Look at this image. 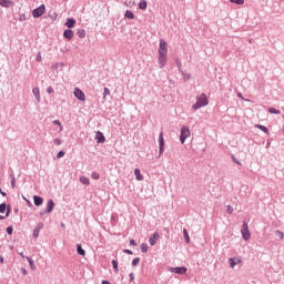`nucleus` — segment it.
I'll return each instance as SVG.
<instances>
[{
  "label": "nucleus",
  "instance_id": "09e8293b",
  "mask_svg": "<svg viewBox=\"0 0 284 284\" xmlns=\"http://www.w3.org/2000/svg\"><path fill=\"white\" fill-rule=\"evenodd\" d=\"M26 19H27L26 13L20 14L19 21H26Z\"/></svg>",
  "mask_w": 284,
  "mask_h": 284
},
{
  "label": "nucleus",
  "instance_id": "37998d69",
  "mask_svg": "<svg viewBox=\"0 0 284 284\" xmlns=\"http://www.w3.org/2000/svg\"><path fill=\"white\" fill-rule=\"evenodd\" d=\"M40 232H41V231L34 229V230H33V239H39V233H40Z\"/></svg>",
  "mask_w": 284,
  "mask_h": 284
},
{
  "label": "nucleus",
  "instance_id": "2eb2a0df",
  "mask_svg": "<svg viewBox=\"0 0 284 284\" xmlns=\"http://www.w3.org/2000/svg\"><path fill=\"white\" fill-rule=\"evenodd\" d=\"M0 6L2 8H12V6H14V2L12 0H0Z\"/></svg>",
  "mask_w": 284,
  "mask_h": 284
},
{
  "label": "nucleus",
  "instance_id": "b1692460",
  "mask_svg": "<svg viewBox=\"0 0 284 284\" xmlns=\"http://www.w3.org/2000/svg\"><path fill=\"white\" fill-rule=\"evenodd\" d=\"M124 19H134V12H132V10H126L124 13Z\"/></svg>",
  "mask_w": 284,
  "mask_h": 284
},
{
  "label": "nucleus",
  "instance_id": "39448f33",
  "mask_svg": "<svg viewBox=\"0 0 284 284\" xmlns=\"http://www.w3.org/2000/svg\"><path fill=\"white\" fill-rule=\"evenodd\" d=\"M45 14V4H40L38 8L32 10L33 19H39Z\"/></svg>",
  "mask_w": 284,
  "mask_h": 284
},
{
  "label": "nucleus",
  "instance_id": "a211bd4d",
  "mask_svg": "<svg viewBox=\"0 0 284 284\" xmlns=\"http://www.w3.org/2000/svg\"><path fill=\"white\" fill-rule=\"evenodd\" d=\"M134 176H135L136 181H143V174H141L140 169H134Z\"/></svg>",
  "mask_w": 284,
  "mask_h": 284
},
{
  "label": "nucleus",
  "instance_id": "774afa93",
  "mask_svg": "<svg viewBox=\"0 0 284 284\" xmlns=\"http://www.w3.org/2000/svg\"><path fill=\"white\" fill-rule=\"evenodd\" d=\"M14 213H16V214H19V209H14Z\"/></svg>",
  "mask_w": 284,
  "mask_h": 284
},
{
  "label": "nucleus",
  "instance_id": "c03bdc74",
  "mask_svg": "<svg viewBox=\"0 0 284 284\" xmlns=\"http://www.w3.org/2000/svg\"><path fill=\"white\" fill-rule=\"evenodd\" d=\"M23 201H26L28 207H32V202H30V200H28L26 196H22Z\"/></svg>",
  "mask_w": 284,
  "mask_h": 284
},
{
  "label": "nucleus",
  "instance_id": "13d9d810",
  "mask_svg": "<svg viewBox=\"0 0 284 284\" xmlns=\"http://www.w3.org/2000/svg\"><path fill=\"white\" fill-rule=\"evenodd\" d=\"M190 78H191V75L190 74H184V81H190Z\"/></svg>",
  "mask_w": 284,
  "mask_h": 284
},
{
  "label": "nucleus",
  "instance_id": "20e7f679",
  "mask_svg": "<svg viewBox=\"0 0 284 284\" xmlns=\"http://www.w3.org/2000/svg\"><path fill=\"white\" fill-rule=\"evenodd\" d=\"M241 233L244 241L252 239V233H250V226L247 225V222H243Z\"/></svg>",
  "mask_w": 284,
  "mask_h": 284
},
{
  "label": "nucleus",
  "instance_id": "c85d7f7f",
  "mask_svg": "<svg viewBox=\"0 0 284 284\" xmlns=\"http://www.w3.org/2000/svg\"><path fill=\"white\" fill-rule=\"evenodd\" d=\"M10 179H11V187H16V185H17V178H14V173L10 174Z\"/></svg>",
  "mask_w": 284,
  "mask_h": 284
},
{
  "label": "nucleus",
  "instance_id": "e2e57ef3",
  "mask_svg": "<svg viewBox=\"0 0 284 284\" xmlns=\"http://www.w3.org/2000/svg\"><path fill=\"white\" fill-rule=\"evenodd\" d=\"M277 234H280L281 239H283V237H284V234H283V232H281V231H277Z\"/></svg>",
  "mask_w": 284,
  "mask_h": 284
},
{
  "label": "nucleus",
  "instance_id": "49530a36",
  "mask_svg": "<svg viewBox=\"0 0 284 284\" xmlns=\"http://www.w3.org/2000/svg\"><path fill=\"white\" fill-rule=\"evenodd\" d=\"M123 253H124V254H129V255L134 254V252H132V250H130V248H124V250H123Z\"/></svg>",
  "mask_w": 284,
  "mask_h": 284
},
{
  "label": "nucleus",
  "instance_id": "680f3d73",
  "mask_svg": "<svg viewBox=\"0 0 284 284\" xmlns=\"http://www.w3.org/2000/svg\"><path fill=\"white\" fill-rule=\"evenodd\" d=\"M277 234H280L281 239H283V237H284V234H283V232H281V231H277Z\"/></svg>",
  "mask_w": 284,
  "mask_h": 284
},
{
  "label": "nucleus",
  "instance_id": "cd10ccee",
  "mask_svg": "<svg viewBox=\"0 0 284 284\" xmlns=\"http://www.w3.org/2000/svg\"><path fill=\"white\" fill-rule=\"evenodd\" d=\"M27 261H28L31 270H37V265H34V260H32V257H27Z\"/></svg>",
  "mask_w": 284,
  "mask_h": 284
},
{
  "label": "nucleus",
  "instance_id": "a878e982",
  "mask_svg": "<svg viewBox=\"0 0 284 284\" xmlns=\"http://www.w3.org/2000/svg\"><path fill=\"white\" fill-rule=\"evenodd\" d=\"M140 250H141L142 254H148V250H149L148 244L142 243V244L140 245Z\"/></svg>",
  "mask_w": 284,
  "mask_h": 284
},
{
  "label": "nucleus",
  "instance_id": "6e6552de",
  "mask_svg": "<svg viewBox=\"0 0 284 284\" xmlns=\"http://www.w3.org/2000/svg\"><path fill=\"white\" fill-rule=\"evenodd\" d=\"M73 94L78 101H85V93L81 89L75 88Z\"/></svg>",
  "mask_w": 284,
  "mask_h": 284
},
{
  "label": "nucleus",
  "instance_id": "8fccbe9b",
  "mask_svg": "<svg viewBox=\"0 0 284 284\" xmlns=\"http://www.w3.org/2000/svg\"><path fill=\"white\" fill-rule=\"evenodd\" d=\"M48 94L54 93V89L52 87L47 88Z\"/></svg>",
  "mask_w": 284,
  "mask_h": 284
},
{
  "label": "nucleus",
  "instance_id": "6ab92c4d",
  "mask_svg": "<svg viewBox=\"0 0 284 284\" xmlns=\"http://www.w3.org/2000/svg\"><path fill=\"white\" fill-rule=\"evenodd\" d=\"M77 253L79 256H85V250H83V246L81 244H77Z\"/></svg>",
  "mask_w": 284,
  "mask_h": 284
},
{
  "label": "nucleus",
  "instance_id": "864d4df0",
  "mask_svg": "<svg viewBox=\"0 0 284 284\" xmlns=\"http://www.w3.org/2000/svg\"><path fill=\"white\" fill-rule=\"evenodd\" d=\"M130 245H133L134 247H136V241L134 239L130 240Z\"/></svg>",
  "mask_w": 284,
  "mask_h": 284
},
{
  "label": "nucleus",
  "instance_id": "4468645a",
  "mask_svg": "<svg viewBox=\"0 0 284 284\" xmlns=\"http://www.w3.org/2000/svg\"><path fill=\"white\" fill-rule=\"evenodd\" d=\"M33 203H34L36 207H41V205H43V197H41L39 195H34Z\"/></svg>",
  "mask_w": 284,
  "mask_h": 284
},
{
  "label": "nucleus",
  "instance_id": "5fc2aeb1",
  "mask_svg": "<svg viewBox=\"0 0 284 284\" xmlns=\"http://www.w3.org/2000/svg\"><path fill=\"white\" fill-rule=\"evenodd\" d=\"M36 61H37L38 63H41V53H39V54L36 57Z\"/></svg>",
  "mask_w": 284,
  "mask_h": 284
},
{
  "label": "nucleus",
  "instance_id": "473e14b6",
  "mask_svg": "<svg viewBox=\"0 0 284 284\" xmlns=\"http://www.w3.org/2000/svg\"><path fill=\"white\" fill-rule=\"evenodd\" d=\"M91 178H92L94 181H99V179H101V174H99L98 172H92V173H91Z\"/></svg>",
  "mask_w": 284,
  "mask_h": 284
},
{
  "label": "nucleus",
  "instance_id": "a18cd8bd",
  "mask_svg": "<svg viewBox=\"0 0 284 284\" xmlns=\"http://www.w3.org/2000/svg\"><path fill=\"white\" fill-rule=\"evenodd\" d=\"M175 63L181 72V68H183V63H181V61L179 59L175 60Z\"/></svg>",
  "mask_w": 284,
  "mask_h": 284
},
{
  "label": "nucleus",
  "instance_id": "4c0bfd02",
  "mask_svg": "<svg viewBox=\"0 0 284 284\" xmlns=\"http://www.w3.org/2000/svg\"><path fill=\"white\" fill-rule=\"evenodd\" d=\"M53 125H59L60 132L63 131V125H61V121L60 120H54L53 121Z\"/></svg>",
  "mask_w": 284,
  "mask_h": 284
},
{
  "label": "nucleus",
  "instance_id": "6e6d98bb",
  "mask_svg": "<svg viewBox=\"0 0 284 284\" xmlns=\"http://www.w3.org/2000/svg\"><path fill=\"white\" fill-rule=\"evenodd\" d=\"M45 214H49V212H45V209L40 211V216H45Z\"/></svg>",
  "mask_w": 284,
  "mask_h": 284
},
{
  "label": "nucleus",
  "instance_id": "ea45409f",
  "mask_svg": "<svg viewBox=\"0 0 284 284\" xmlns=\"http://www.w3.org/2000/svg\"><path fill=\"white\" fill-rule=\"evenodd\" d=\"M65 156V151H59L57 154V159H63Z\"/></svg>",
  "mask_w": 284,
  "mask_h": 284
},
{
  "label": "nucleus",
  "instance_id": "0e129e2a",
  "mask_svg": "<svg viewBox=\"0 0 284 284\" xmlns=\"http://www.w3.org/2000/svg\"><path fill=\"white\" fill-rule=\"evenodd\" d=\"M0 221H6V216L0 215Z\"/></svg>",
  "mask_w": 284,
  "mask_h": 284
},
{
  "label": "nucleus",
  "instance_id": "603ef678",
  "mask_svg": "<svg viewBox=\"0 0 284 284\" xmlns=\"http://www.w3.org/2000/svg\"><path fill=\"white\" fill-rule=\"evenodd\" d=\"M21 274L23 275V276H28V270H26V268H21Z\"/></svg>",
  "mask_w": 284,
  "mask_h": 284
},
{
  "label": "nucleus",
  "instance_id": "79ce46f5",
  "mask_svg": "<svg viewBox=\"0 0 284 284\" xmlns=\"http://www.w3.org/2000/svg\"><path fill=\"white\" fill-rule=\"evenodd\" d=\"M43 227H44L43 222H40V223H38V225L36 226V230H38L39 232H41V230H43Z\"/></svg>",
  "mask_w": 284,
  "mask_h": 284
},
{
  "label": "nucleus",
  "instance_id": "7c9ffc66",
  "mask_svg": "<svg viewBox=\"0 0 284 284\" xmlns=\"http://www.w3.org/2000/svg\"><path fill=\"white\" fill-rule=\"evenodd\" d=\"M268 112H270V114H281V110L275 109V108H270Z\"/></svg>",
  "mask_w": 284,
  "mask_h": 284
},
{
  "label": "nucleus",
  "instance_id": "f257e3e1",
  "mask_svg": "<svg viewBox=\"0 0 284 284\" xmlns=\"http://www.w3.org/2000/svg\"><path fill=\"white\" fill-rule=\"evenodd\" d=\"M158 61L160 68H165V63L168 62V42L164 39L160 40Z\"/></svg>",
  "mask_w": 284,
  "mask_h": 284
},
{
  "label": "nucleus",
  "instance_id": "a19ab883",
  "mask_svg": "<svg viewBox=\"0 0 284 284\" xmlns=\"http://www.w3.org/2000/svg\"><path fill=\"white\" fill-rule=\"evenodd\" d=\"M234 212V207L232 205H226V213L232 214Z\"/></svg>",
  "mask_w": 284,
  "mask_h": 284
},
{
  "label": "nucleus",
  "instance_id": "338daca9",
  "mask_svg": "<svg viewBox=\"0 0 284 284\" xmlns=\"http://www.w3.org/2000/svg\"><path fill=\"white\" fill-rule=\"evenodd\" d=\"M272 145V142L266 143V148H270Z\"/></svg>",
  "mask_w": 284,
  "mask_h": 284
},
{
  "label": "nucleus",
  "instance_id": "5701e85b",
  "mask_svg": "<svg viewBox=\"0 0 284 284\" xmlns=\"http://www.w3.org/2000/svg\"><path fill=\"white\" fill-rule=\"evenodd\" d=\"M183 236H184V240H185V243L187 245H190V233L187 232V229H183Z\"/></svg>",
  "mask_w": 284,
  "mask_h": 284
},
{
  "label": "nucleus",
  "instance_id": "f3484780",
  "mask_svg": "<svg viewBox=\"0 0 284 284\" xmlns=\"http://www.w3.org/2000/svg\"><path fill=\"white\" fill-rule=\"evenodd\" d=\"M229 262H230V267H236V265L241 263V260L239 257H231Z\"/></svg>",
  "mask_w": 284,
  "mask_h": 284
},
{
  "label": "nucleus",
  "instance_id": "72a5a7b5",
  "mask_svg": "<svg viewBox=\"0 0 284 284\" xmlns=\"http://www.w3.org/2000/svg\"><path fill=\"white\" fill-rule=\"evenodd\" d=\"M231 3H235V6H243L245 3V0H230Z\"/></svg>",
  "mask_w": 284,
  "mask_h": 284
},
{
  "label": "nucleus",
  "instance_id": "de8ad7c7",
  "mask_svg": "<svg viewBox=\"0 0 284 284\" xmlns=\"http://www.w3.org/2000/svg\"><path fill=\"white\" fill-rule=\"evenodd\" d=\"M129 283H133L134 282V273H130L129 274Z\"/></svg>",
  "mask_w": 284,
  "mask_h": 284
},
{
  "label": "nucleus",
  "instance_id": "f03ea898",
  "mask_svg": "<svg viewBox=\"0 0 284 284\" xmlns=\"http://www.w3.org/2000/svg\"><path fill=\"white\" fill-rule=\"evenodd\" d=\"M210 103L207 100V95L202 93L201 95L196 97V102L192 105L193 110H201V108H205Z\"/></svg>",
  "mask_w": 284,
  "mask_h": 284
},
{
  "label": "nucleus",
  "instance_id": "9d476101",
  "mask_svg": "<svg viewBox=\"0 0 284 284\" xmlns=\"http://www.w3.org/2000/svg\"><path fill=\"white\" fill-rule=\"evenodd\" d=\"M95 141L98 144L105 143V135L101 131L95 132Z\"/></svg>",
  "mask_w": 284,
  "mask_h": 284
},
{
  "label": "nucleus",
  "instance_id": "4d7b16f0",
  "mask_svg": "<svg viewBox=\"0 0 284 284\" xmlns=\"http://www.w3.org/2000/svg\"><path fill=\"white\" fill-rule=\"evenodd\" d=\"M0 194H1V196H8V193H6V191L1 190V187H0Z\"/></svg>",
  "mask_w": 284,
  "mask_h": 284
},
{
  "label": "nucleus",
  "instance_id": "f704fd0d",
  "mask_svg": "<svg viewBox=\"0 0 284 284\" xmlns=\"http://www.w3.org/2000/svg\"><path fill=\"white\" fill-rule=\"evenodd\" d=\"M6 219H8V216H10V213L12 212V206L8 205L7 209H6Z\"/></svg>",
  "mask_w": 284,
  "mask_h": 284
},
{
  "label": "nucleus",
  "instance_id": "1a4fd4ad",
  "mask_svg": "<svg viewBox=\"0 0 284 284\" xmlns=\"http://www.w3.org/2000/svg\"><path fill=\"white\" fill-rule=\"evenodd\" d=\"M159 239H161V234H159V232H154L151 237L149 239V243L152 247H154V245H156V241H159Z\"/></svg>",
  "mask_w": 284,
  "mask_h": 284
},
{
  "label": "nucleus",
  "instance_id": "58836bf2",
  "mask_svg": "<svg viewBox=\"0 0 284 284\" xmlns=\"http://www.w3.org/2000/svg\"><path fill=\"white\" fill-rule=\"evenodd\" d=\"M105 97H110V89H108V87H105L103 91V99H105Z\"/></svg>",
  "mask_w": 284,
  "mask_h": 284
},
{
  "label": "nucleus",
  "instance_id": "0eeeda50",
  "mask_svg": "<svg viewBox=\"0 0 284 284\" xmlns=\"http://www.w3.org/2000/svg\"><path fill=\"white\" fill-rule=\"evenodd\" d=\"M169 272H171V274L184 275V274H187V267L185 266L169 267Z\"/></svg>",
  "mask_w": 284,
  "mask_h": 284
},
{
  "label": "nucleus",
  "instance_id": "c756f323",
  "mask_svg": "<svg viewBox=\"0 0 284 284\" xmlns=\"http://www.w3.org/2000/svg\"><path fill=\"white\" fill-rule=\"evenodd\" d=\"M8 207V204H6V202L0 204V214H4L6 210Z\"/></svg>",
  "mask_w": 284,
  "mask_h": 284
},
{
  "label": "nucleus",
  "instance_id": "bb28decb",
  "mask_svg": "<svg viewBox=\"0 0 284 284\" xmlns=\"http://www.w3.org/2000/svg\"><path fill=\"white\" fill-rule=\"evenodd\" d=\"M80 183H82V185H90V179H88L85 176H81Z\"/></svg>",
  "mask_w": 284,
  "mask_h": 284
},
{
  "label": "nucleus",
  "instance_id": "dca6fc26",
  "mask_svg": "<svg viewBox=\"0 0 284 284\" xmlns=\"http://www.w3.org/2000/svg\"><path fill=\"white\" fill-rule=\"evenodd\" d=\"M33 95L36 97V100L38 103H41V92L39 91V88L32 89Z\"/></svg>",
  "mask_w": 284,
  "mask_h": 284
},
{
  "label": "nucleus",
  "instance_id": "f8f14e48",
  "mask_svg": "<svg viewBox=\"0 0 284 284\" xmlns=\"http://www.w3.org/2000/svg\"><path fill=\"white\" fill-rule=\"evenodd\" d=\"M64 26H67L70 30L77 26V19L74 18H68Z\"/></svg>",
  "mask_w": 284,
  "mask_h": 284
},
{
  "label": "nucleus",
  "instance_id": "7ed1b4c3",
  "mask_svg": "<svg viewBox=\"0 0 284 284\" xmlns=\"http://www.w3.org/2000/svg\"><path fill=\"white\" fill-rule=\"evenodd\" d=\"M191 134L189 126H182L180 131V143L183 145Z\"/></svg>",
  "mask_w": 284,
  "mask_h": 284
},
{
  "label": "nucleus",
  "instance_id": "052dcab7",
  "mask_svg": "<svg viewBox=\"0 0 284 284\" xmlns=\"http://www.w3.org/2000/svg\"><path fill=\"white\" fill-rule=\"evenodd\" d=\"M101 284H111V283L108 280H103Z\"/></svg>",
  "mask_w": 284,
  "mask_h": 284
},
{
  "label": "nucleus",
  "instance_id": "3c124183",
  "mask_svg": "<svg viewBox=\"0 0 284 284\" xmlns=\"http://www.w3.org/2000/svg\"><path fill=\"white\" fill-rule=\"evenodd\" d=\"M53 143H55V145H61V139L59 138L54 139Z\"/></svg>",
  "mask_w": 284,
  "mask_h": 284
},
{
  "label": "nucleus",
  "instance_id": "4be33fe9",
  "mask_svg": "<svg viewBox=\"0 0 284 284\" xmlns=\"http://www.w3.org/2000/svg\"><path fill=\"white\" fill-rule=\"evenodd\" d=\"M77 37H79V39H85V29H78Z\"/></svg>",
  "mask_w": 284,
  "mask_h": 284
},
{
  "label": "nucleus",
  "instance_id": "2f4dec72",
  "mask_svg": "<svg viewBox=\"0 0 284 284\" xmlns=\"http://www.w3.org/2000/svg\"><path fill=\"white\" fill-rule=\"evenodd\" d=\"M139 263H141V257H135L132 260V266L136 267L139 265Z\"/></svg>",
  "mask_w": 284,
  "mask_h": 284
},
{
  "label": "nucleus",
  "instance_id": "412c9836",
  "mask_svg": "<svg viewBox=\"0 0 284 284\" xmlns=\"http://www.w3.org/2000/svg\"><path fill=\"white\" fill-rule=\"evenodd\" d=\"M255 128H257V130H261L265 134H270V129H267V126H265V125L256 124Z\"/></svg>",
  "mask_w": 284,
  "mask_h": 284
},
{
  "label": "nucleus",
  "instance_id": "e433bc0d",
  "mask_svg": "<svg viewBox=\"0 0 284 284\" xmlns=\"http://www.w3.org/2000/svg\"><path fill=\"white\" fill-rule=\"evenodd\" d=\"M231 159H232L233 163H236V165H243L241 163V161H239V159H236V156H234V154L231 155Z\"/></svg>",
  "mask_w": 284,
  "mask_h": 284
},
{
  "label": "nucleus",
  "instance_id": "423d86ee",
  "mask_svg": "<svg viewBox=\"0 0 284 284\" xmlns=\"http://www.w3.org/2000/svg\"><path fill=\"white\" fill-rule=\"evenodd\" d=\"M158 143H159V156H163V152H165V139L163 138V132H160Z\"/></svg>",
  "mask_w": 284,
  "mask_h": 284
},
{
  "label": "nucleus",
  "instance_id": "bf43d9fd",
  "mask_svg": "<svg viewBox=\"0 0 284 284\" xmlns=\"http://www.w3.org/2000/svg\"><path fill=\"white\" fill-rule=\"evenodd\" d=\"M57 17H59V14H57V12H53V14L51 16L52 19H57Z\"/></svg>",
  "mask_w": 284,
  "mask_h": 284
},
{
  "label": "nucleus",
  "instance_id": "ddd939ff",
  "mask_svg": "<svg viewBox=\"0 0 284 284\" xmlns=\"http://www.w3.org/2000/svg\"><path fill=\"white\" fill-rule=\"evenodd\" d=\"M44 210L51 214V212L54 210V200H48L47 207Z\"/></svg>",
  "mask_w": 284,
  "mask_h": 284
},
{
  "label": "nucleus",
  "instance_id": "aec40b11",
  "mask_svg": "<svg viewBox=\"0 0 284 284\" xmlns=\"http://www.w3.org/2000/svg\"><path fill=\"white\" fill-rule=\"evenodd\" d=\"M138 8H139L140 10H148V1L141 0V1L139 2V4H138Z\"/></svg>",
  "mask_w": 284,
  "mask_h": 284
},
{
  "label": "nucleus",
  "instance_id": "393cba45",
  "mask_svg": "<svg viewBox=\"0 0 284 284\" xmlns=\"http://www.w3.org/2000/svg\"><path fill=\"white\" fill-rule=\"evenodd\" d=\"M112 266H113V270L115 272V274H119V261L116 260H112Z\"/></svg>",
  "mask_w": 284,
  "mask_h": 284
},
{
  "label": "nucleus",
  "instance_id": "c9c22d12",
  "mask_svg": "<svg viewBox=\"0 0 284 284\" xmlns=\"http://www.w3.org/2000/svg\"><path fill=\"white\" fill-rule=\"evenodd\" d=\"M6 232H7V234H9V236H12V234H13V232H14V229H13L12 226H8V227L6 229Z\"/></svg>",
  "mask_w": 284,
  "mask_h": 284
},
{
  "label": "nucleus",
  "instance_id": "9b49d317",
  "mask_svg": "<svg viewBox=\"0 0 284 284\" xmlns=\"http://www.w3.org/2000/svg\"><path fill=\"white\" fill-rule=\"evenodd\" d=\"M63 37L67 39V41H72L74 38V31H72V29H67L63 31Z\"/></svg>",
  "mask_w": 284,
  "mask_h": 284
},
{
  "label": "nucleus",
  "instance_id": "69168bd1",
  "mask_svg": "<svg viewBox=\"0 0 284 284\" xmlns=\"http://www.w3.org/2000/svg\"><path fill=\"white\" fill-rule=\"evenodd\" d=\"M4 258L0 255V263H3Z\"/></svg>",
  "mask_w": 284,
  "mask_h": 284
}]
</instances>
